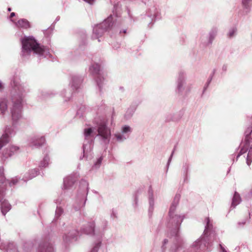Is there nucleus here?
<instances>
[{
    "instance_id": "1",
    "label": "nucleus",
    "mask_w": 252,
    "mask_h": 252,
    "mask_svg": "<svg viewBox=\"0 0 252 252\" xmlns=\"http://www.w3.org/2000/svg\"><path fill=\"white\" fill-rule=\"evenodd\" d=\"M10 86L11 97L13 103L11 108L12 125L5 126L3 130V133L0 138V150L15 135L23 118L22 112L24 98L30 91L28 85L26 82H22L19 75L17 74H15L11 78Z\"/></svg>"
},
{
    "instance_id": "2",
    "label": "nucleus",
    "mask_w": 252,
    "mask_h": 252,
    "mask_svg": "<svg viewBox=\"0 0 252 252\" xmlns=\"http://www.w3.org/2000/svg\"><path fill=\"white\" fill-rule=\"evenodd\" d=\"M181 195L176 193L169 208L168 217L165 222L167 236L173 241V244L169 249L170 252H181L183 250V240L180 236L179 231L185 216L176 213V210Z\"/></svg>"
},
{
    "instance_id": "3",
    "label": "nucleus",
    "mask_w": 252,
    "mask_h": 252,
    "mask_svg": "<svg viewBox=\"0 0 252 252\" xmlns=\"http://www.w3.org/2000/svg\"><path fill=\"white\" fill-rule=\"evenodd\" d=\"M204 223L205 229L203 234L185 252H205L211 250L213 241L216 235L215 229L209 217L205 219Z\"/></svg>"
},
{
    "instance_id": "4",
    "label": "nucleus",
    "mask_w": 252,
    "mask_h": 252,
    "mask_svg": "<svg viewBox=\"0 0 252 252\" xmlns=\"http://www.w3.org/2000/svg\"><path fill=\"white\" fill-rule=\"evenodd\" d=\"M22 44L21 56L25 59L28 58L32 52L40 60L51 57L49 49L40 44L33 36H24L21 39Z\"/></svg>"
},
{
    "instance_id": "5",
    "label": "nucleus",
    "mask_w": 252,
    "mask_h": 252,
    "mask_svg": "<svg viewBox=\"0 0 252 252\" xmlns=\"http://www.w3.org/2000/svg\"><path fill=\"white\" fill-rule=\"evenodd\" d=\"M252 124L248 126L244 132V138L242 139L239 148L240 151L236 156L237 161L240 156L248 152L247 154L246 162L248 165H250L252 161Z\"/></svg>"
},
{
    "instance_id": "6",
    "label": "nucleus",
    "mask_w": 252,
    "mask_h": 252,
    "mask_svg": "<svg viewBox=\"0 0 252 252\" xmlns=\"http://www.w3.org/2000/svg\"><path fill=\"white\" fill-rule=\"evenodd\" d=\"M89 189L88 182L84 179L81 180L72 204V208L74 211H78L85 207Z\"/></svg>"
},
{
    "instance_id": "7",
    "label": "nucleus",
    "mask_w": 252,
    "mask_h": 252,
    "mask_svg": "<svg viewBox=\"0 0 252 252\" xmlns=\"http://www.w3.org/2000/svg\"><path fill=\"white\" fill-rule=\"evenodd\" d=\"M89 71L94 76L99 94L101 95L104 92L106 81L103 73L101 72L100 63L95 62L93 59Z\"/></svg>"
},
{
    "instance_id": "8",
    "label": "nucleus",
    "mask_w": 252,
    "mask_h": 252,
    "mask_svg": "<svg viewBox=\"0 0 252 252\" xmlns=\"http://www.w3.org/2000/svg\"><path fill=\"white\" fill-rule=\"evenodd\" d=\"M113 18L112 15H110L103 22L95 25L93 27L92 39H97L98 42H100V38L106 31L113 28Z\"/></svg>"
},
{
    "instance_id": "9",
    "label": "nucleus",
    "mask_w": 252,
    "mask_h": 252,
    "mask_svg": "<svg viewBox=\"0 0 252 252\" xmlns=\"http://www.w3.org/2000/svg\"><path fill=\"white\" fill-rule=\"evenodd\" d=\"M175 92L179 95L187 96L191 90V85L187 84V73L180 70L176 80Z\"/></svg>"
},
{
    "instance_id": "10",
    "label": "nucleus",
    "mask_w": 252,
    "mask_h": 252,
    "mask_svg": "<svg viewBox=\"0 0 252 252\" xmlns=\"http://www.w3.org/2000/svg\"><path fill=\"white\" fill-rule=\"evenodd\" d=\"M83 79L81 76L73 75L69 83L70 88L64 89L61 93V95L64 102L68 101L72 97L73 92L77 91L81 88Z\"/></svg>"
},
{
    "instance_id": "11",
    "label": "nucleus",
    "mask_w": 252,
    "mask_h": 252,
    "mask_svg": "<svg viewBox=\"0 0 252 252\" xmlns=\"http://www.w3.org/2000/svg\"><path fill=\"white\" fill-rule=\"evenodd\" d=\"M97 131V133H96V136L98 137L101 143L106 146L107 145L110 141L111 132L110 128L107 126L106 121H101L98 124Z\"/></svg>"
},
{
    "instance_id": "12",
    "label": "nucleus",
    "mask_w": 252,
    "mask_h": 252,
    "mask_svg": "<svg viewBox=\"0 0 252 252\" xmlns=\"http://www.w3.org/2000/svg\"><path fill=\"white\" fill-rule=\"evenodd\" d=\"M107 226L108 221L104 219H100L96 226V232H97L99 239L96 242L93 244L90 252H100V246L102 244L100 238L102 237L104 232L106 230Z\"/></svg>"
},
{
    "instance_id": "13",
    "label": "nucleus",
    "mask_w": 252,
    "mask_h": 252,
    "mask_svg": "<svg viewBox=\"0 0 252 252\" xmlns=\"http://www.w3.org/2000/svg\"><path fill=\"white\" fill-rule=\"evenodd\" d=\"M218 32V29L213 27L208 34L202 33L199 37V42L203 47H207L212 44L214 40L216 37Z\"/></svg>"
},
{
    "instance_id": "14",
    "label": "nucleus",
    "mask_w": 252,
    "mask_h": 252,
    "mask_svg": "<svg viewBox=\"0 0 252 252\" xmlns=\"http://www.w3.org/2000/svg\"><path fill=\"white\" fill-rule=\"evenodd\" d=\"M66 230L67 233H64L63 236V243L66 246L69 245L73 241H77L79 235V232L76 228L70 229L69 226H67Z\"/></svg>"
},
{
    "instance_id": "15",
    "label": "nucleus",
    "mask_w": 252,
    "mask_h": 252,
    "mask_svg": "<svg viewBox=\"0 0 252 252\" xmlns=\"http://www.w3.org/2000/svg\"><path fill=\"white\" fill-rule=\"evenodd\" d=\"M5 188L3 186H0V205L2 214L5 216L11 209V205L4 198L5 195Z\"/></svg>"
},
{
    "instance_id": "16",
    "label": "nucleus",
    "mask_w": 252,
    "mask_h": 252,
    "mask_svg": "<svg viewBox=\"0 0 252 252\" xmlns=\"http://www.w3.org/2000/svg\"><path fill=\"white\" fill-rule=\"evenodd\" d=\"M94 141H90L89 140H84L82 149H83V157H80V159L85 158L88 159L91 158L92 157V151L94 147Z\"/></svg>"
},
{
    "instance_id": "17",
    "label": "nucleus",
    "mask_w": 252,
    "mask_h": 252,
    "mask_svg": "<svg viewBox=\"0 0 252 252\" xmlns=\"http://www.w3.org/2000/svg\"><path fill=\"white\" fill-rule=\"evenodd\" d=\"M147 198L149 205L148 216L149 217H151L155 209L156 200L154 193V190L151 185H150L148 188Z\"/></svg>"
},
{
    "instance_id": "18",
    "label": "nucleus",
    "mask_w": 252,
    "mask_h": 252,
    "mask_svg": "<svg viewBox=\"0 0 252 252\" xmlns=\"http://www.w3.org/2000/svg\"><path fill=\"white\" fill-rule=\"evenodd\" d=\"M147 22L151 23L153 21L160 19V13L155 5L150 6L146 11Z\"/></svg>"
},
{
    "instance_id": "19",
    "label": "nucleus",
    "mask_w": 252,
    "mask_h": 252,
    "mask_svg": "<svg viewBox=\"0 0 252 252\" xmlns=\"http://www.w3.org/2000/svg\"><path fill=\"white\" fill-rule=\"evenodd\" d=\"M142 101L140 99H137L133 101L129 107L127 109L124 118L128 120L131 118L134 114L137 107L141 104Z\"/></svg>"
},
{
    "instance_id": "20",
    "label": "nucleus",
    "mask_w": 252,
    "mask_h": 252,
    "mask_svg": "<svg viewBox=\"0 0 252 252\" xmlns=\"http://www.w3.org/2000/svg\"><path fill=\"white\" fill-rule=\"evenodd\" d=\"M45 142V138L43 136L35 135L30 139V146L33 148H39Z\"/></svg>"
},
{
    "instance_id": "21",
    "label": "nucleus",
    "mask_w": 252,
    "mask_h": 252,
    "mask_svg": "<svg viewBox=\"0 0 252 252\" xmlns=\"http://www.w3.org/2000/svg\"><path fill=\"white\" fill-rule=\"evenodd\" d=\"M81 232L86 235L98 237L97 232H96V227L94 221L87 223L81 229Z\"/></svg>"
},
{
    "instance_id": "22",
    "label": "nucleus",
    "mask_w": 252,
    "mask_h": 252,
    "mask_svg": "<svg viewBox=\"0 0 252 252\" xmlns=\"http://www.w3.org/2000/svg\"><path fill=\"white\" fill-rule=\"evenodd\" d=\"M19 147L17 146L13 145H9L3 150L2 152V158L5 159L10 158L18 154L19 152Z\"/></svg>"
},
{
    "instance_id": "23",
    "label": "nucleus",
    "mask_w": 252,
    "mask_h": 252,
    "mask_svg": "<svg viewBox=\"0 0 252 252\" xmlns=\"http://www.w3.org/2000/svg\"><path fill=\"white\" fill-rule=\"evenodd\" d=\"M19 147L17 146L13 145H9L3 150L2 152V158L5 159L10 158L18 154L19 152Z\"/></svg>"
},
{
    "instance_id": "24",
    "label": "nucleus",
    "mask_w": 252,
    "mask_h": 252,
    "mask_svg": "<svg viewBox=\"0 0 252 252\" xmlns=\"http://www.w3.org/2000/svg\"><path fill=\"white\" fill-rule=\"evenodd\" d=\"M37 252H55L54 247L50 242L44 241L39 244Z\"/></svg>"
},
{
    "instance_id": "25",
    "label": "nucleus",
    "mask_w": 252,
    "mask_h": 252,
    "mask_svg": "<svg viewBox=\"0 0 252 252\" xmlns=\"http://www.w3.org/2000/svg\"><path fill=\"white\" fill-rule=\"evenodd\" d=\"M252 3V0H242L240 13L242 15H246L249 13L251 10Z\"/></svg>"
},
{
    "instance_id": "26",
    "label": "nucleus",
    "mask_w": 252,
    "mask_h": 252,
    "mask_svg": "<svg viewBox=\"0 0 252 252\" xmlns=\"http://www.w3.org/2000/svg\"><path fill=\"white\" fill-rule=\"evenodd\" d=\"M95 128L94 127H86L84 129V140L90 141H94L96 137V132L94 131Z\"/></svg>"
},
{
    "instance_id": "27",
    "label": "nucleus",
    "mask_w": 252,
    "mask_h": 252,
    "mask_svg": "<svg viewBox=\"0 0 252 252\" xmlns=\"http://www.w3.org/2000/svg\"><path fill=\"white\" fill-rule=\"evenodd\" d=\"M40 170L39 168L32 169L26 172L23 178V180L27 182L28 180H31L35 177L37 175L40 173Z\"/></svg>"
},
{
    "instance_id": "28",
    "label": "nucleus",
    "mask_w": 252,
    "mask_h": 252,
    "mask_svg": "<svg viewBox=\"0 0 252 252\" xmlns=\"http://www.w3.org/2000/svg\"><path fill=\"white\" fill-rule=\"evenodd\" d=\"M76 181V178L74 176H69L64 179L63 188L65 189H71Z\"/></svg>"
},
{
    "instance_id": "29",
    "label": "nucleus",
    "mask_w": 252,
    "mask_h": 252,
    "mask_svg": "<svg viewBox=\"0 0 252 252\" xmlns=\"http://www.w3.org/2000/svg\"><path fill=\"white\" fill-rule=\"evenodd\" d=\"M57 94V92L53 90L39 91L38 97L41 99H45L54 96Z\"/></svg>"
},
{
    "instance_id": "30",
    "label": "nucleus",
    "mask_w": 252,
    "mask_h": 252,
    "mask_svg": "<svg viewBox=\"0 0 252 252\" xmlns=\"http://www.w3.org/2000/svg\"><path fill=\"white\" fill-rule=\"evenodd\" d=\"M49 151H45L44 152V158L41 160L39 164L38 168L40 170V171L42 172L43 168H46L48 166L49 162H50V157L48 155V153Z\"/></svg>"
},
{
    "instance_id": "31",
    "label": "nucleus",
    "mask_w": 252,
    "mask_h": 252,
    "mask_svg": "<svg viewBox=\"0 0 252 252\" xmlns=\"http://www.w3.org/2000/svg\"><path fill=\"white\" fill-rule=\"evenodd\" d=\"M11 21L14 23L16 26L18 28L28 29L31 27L30 22L26 19H20L17 22H15L13 20Z\"/></svg>"
},
{
    "instance_id": "32",
    "label": "nucleus",
    "mask_w": 252,
    "mask_h": 252,
    "mask_svg": "<svg viewBox=\"0 0 252 252\" xmlns=\"http://www.w3.org/2000/svg\"><path fill=\"white\" fill-rule=\"evenodd\" d=\"M183 115V112H179L174 114H168L165 117L166 122L179 121Z\"/></svg>"
},
{
    "instance_id": "33",
    "label": "nucleus",
    "mask_w": 252,
    "mask_h": 252,
    "mask_svg": "<svg viewBox=\"0 0 252 252\" xmlns=\"http://www.w3.org/2000/svg\"><path fill=\"white\" fill-rule=\"evenodd\" d=\"M190 168V164L188 160L184 161L182 166V172L184 176V182H186L188 180Z\"/></svg>"
},
{
    "instance_id": "34",
    "label": "nucleus",
    "mask_w": 252,
    "mask_h": 252,
    "mask_svg": "<svg viewBox=\"0 0 252 252\" xmlns=\"http://www.w3.org/2000/svg\"><path fill=\"white\" fill-rule=\"evenodd\" d=\"M7 100L5 97L0 98V114L4 116L7 111Z\"/></svg>"
},
{
    "instance_id": "35",
    "label": "nucleus",
    "mask_w": 252,
    "mask_h": 252,
    "mask_svg": "<svg viewBox=\"0 0 252 252\" xmlns=\"http://www.w3.org/2000/svg\"><path fill=\"white\" fill-rule=\"evenodd\" d=\"M250 216H246L244 218L238 221L236 225V227L237 229H242L248 225L250 221Z\"/></svg>"
},
{
    "instance_id": "36",
    "label": "nucleus",
    "mask_w": 252,
    "mask_h": 252,
    "mask_svg": "<svg viewBox=\"0 0 252 252\" xmlns=\"http://www.w3.org/2000/svg\"><path fill=\"white\" fill-rule=\"evenodd\" d=\"M241 201V198L240 194L236 191H235L230 206V208H234Z\"/></svg>"
},
{
    "instance_id": "37",
    "label": "nucleus",
    "mask_w": 252,
    "mask_h": 252,
    "mask_svg": "<svg viewBox=\"0 0 252 252\" xmlns=\"http://www.w3.org/2000/svg\"><path fill=\"white\" fill-rule=\"evenodd\" d=\"M132 131V128L128 125H124L122 126L121 133L124 135L127 136V138H128L129 135L131 134Z\"/></svg>"
},
{
    "instance_id": "38",
    "label": "nucleus",
    "mask_w": 252,
    "mask_h": 252,
    "mask_svg": "<svg viewBox=\"0 0 252 252\" xmlns=\"http://www.w3.org/2000/svg\"><path fill=\"white\" fill-rule=\"evenodd\" d=\"M60 19V16H57L54 21V22L52 24L51 27H50L48 29H46L44 32V34L45 36L47 37L50 36V34H51L52 31L54 29L55 24V23L59 21Z\"/></svg>"
},
{
    "instance_id": "39",
    "label": "nucleus",
    "mask_w": 252,
    "mask_h": 252,
    "mask_svg": "<svg viewBox=\"0 0 252 252\" xmlns=\"http://www.w3.org/2000/svg\"><path fill=\"white\" fill-rule=\"evenodd\" d=\"M114 138L116 139L117 142L119 143L123 142L124 141L128 139L127 136L124 135L121 132L114 134Z\"/></svg>"
},
{
    "instance_id": "40",
    "label": "nucleus",
    "mask_w": 252,
    "mask_h": 252,
    "mask_svg": "<svg viewBox=\"0 0 252 252\" xmlns=\"http://www.w3.org/2000/svg\"><path fill=\"white\" fill-rule=\"evenodd\" d=\"M63 209L61 207L57 206L56 210L55 211V216L53 222L57 221L63 215Z\"/></svg>"
},
{
    "instance_id": "41",
    "label": "nucleus",
    "mask_w": 252,
    "mask_h": 252,
    "mask_svg": "<svg viewBox=\"0 0 252 252\" xmlns=\"http://www.w3.org/2000/svg\"><path fill=\"white\" fill-rule=\"evenodd\" d=\"M237 29L236 27L230 28L227 33V36L229 38H232L235 37L237 34Z\"/></svg>"
},
{
    "instance_id": "42",
    "label": "nucleus",
    "mask_w": 252,
    "mask_h": 252,
    "mask_svg": "<svg viewBox=\"0 0 252 252\" xmlns=\"http://www.w3.org/2000/svg\"><path fill=\"white\" fill-rule=\"evenodd\" d=\"M6 182V178L4 175V168L3 167H0V183H1L0 186H3L5 188V185L4 183Z\"/></svg>"
},
{
    "instance_id": "43",
    "label": "nucleus",
    "mask_w": 252,
    "mask_h": 252,
    "mask_svg": "<svg viewBox=\"0 0 252 252\" xmlns=\"http://www.w3.org/2000/svg\"><path fill=\"white\" fill-rule=\"evenodd\" d=\"M103 159L102 157H100L98 158H97L94 164V165L92 167V168L97 169L99 168L101 164V162Z\"/></svg>"
},
{
    "instance_id": "44",
    "label": "nucleus",
    "mask_w": 252,
    "mask_h": 252,
    "mask_svg": "<svg viewBox=\"0 0 252 252\" xmlns=\"http://www.w3.org/2000/svg\"><path fill=\"white\" fill-rule=\"evenodd\" d=\"M168 243L169 239L167 238H165L163 240L161 246V252H166L167 245L168 244Z\"/></svg>"
},
{
    "instance_id": "45",
    "label": "nucleus",
    "mask_w": 252,
    "mask_h": 252,
    "mask_svg": "<svg viewBox=\"0 0 252 252\" xmlns=\"http://www.w3.org/2000/svg\"><path fill=\"white\" fill-rule=\"evenodd\" d=\"M227 68H228V64H226V63L223 64L222 65L221 68L220 69V74L221 75L225 74L227 70Z\"/></svg>"
},
{
    "instance_id": "46",
    "label": "nucleus",
    "mask_w": 252,
    "mask_h": 252,
    "mask_svg": "<svg viewBox=\"0 0 252 252\" xmlns=\"http://www.w3.org/2000/svg\"><path fill=\"white\" fill-rule=\"evenodd\" d=\"M110 217L113 220L117 218V212L114 209H112L111 210Z\"/></svg>"
},
{
    "instance_id": "47",
    "label": "nucleus",
    "mask_w": 252,
    "mask_h": 252,
    "mask_svg": "<svg viewBox=\"0 0 252 252\" xmlns=\"http://www.w3.org/2000/svg\"><path fill=\"white\" fill-rule=\"evenodd\" d=\"M6 182L8 183L10 186H12L16 185L18 183V180L17 178H13L10 181L7 180Z\"/></svg>"
},
{
    "instance_id": "48",
    "label": "nucleus",
    "mask_w": 252,
    "mask_h": 252,
    "mask_svg": "<svg viewBox=\"0 0 252 252\" xmlns=\"http://www.w3.org/2000/svg\"><path fill=\"white\" fill-rule=\"evenodd\" d=\"M211 81H212L207 79V82H206V83L205 84V85L203 87V92H202L203 94H204L205 92V91L207 90V89L209 87Z\"/></svg>"
},
{
    "instance_id": "49",
    "label": "nucleus",
    "mask_w": 252,
    "mask_h": 252,
    "mask_svg": "<svg viewBox=\"0 0 252 252\" xmlns=\"http://www.w3.org/2000/svg\"><path fill=\"white\" fill-rule=\"evenodd\" d=\"M217 71V68H214L211 72L208 79L212 81L213 78Z\"/></svg>"
},
{
    "instance_id": "50",
    "label": "nucleus",
    "mask_w": 252,
    "mask_h": 252,
    "mask_svg": "<svg viewBox=\"0 0 252 252\" xmlns=\"http://www.w3.org/2000/svg\"><path fill=\"white\" fill-rule=\"evenodd\" d=\"M174 150H173L172 152V153L170 156V157L169 158H168V161H167V165H166V172H167L168 171V168H169V165H170V163L171 161V160H172V157H173V155L174 154Z\"/></svg>"
},
{
    "instance_id": "51",
    "label": "nucleus",
    "mask_w": 252,
    "mask_h": 252,
    "mask_svg": "<svg viewBox=\"0 0 252 252\" xmlns=\"http://www.w3.org/2000/svg\"><path fill=\"white\" fill-rule=\"evenodd\" d=\"M138 197L137 196H135V198H134V203H133V206L135 209L137 208V207H138Z\"/></svg>"
},
{
    "instance_id": "52",
    "label": "nucleus",
    "mask_w": 252,
    "mask_h": 252,
    "mask_svg": "<svg viewBox=\"0 0 252 252\" xmlns=\"http://www.w3.org/2000/svg\"><path fill=\"white\" fill-rule=\"evenodd\" d=\"M62 201V198L59 197L58 199H57L55 202L57 204V206H59L61 204V202Z\"/></svg>"
},
{
    "instance_id": "53",
    "label": "nucleus",
    "mask_w": 252,
    "mask_h": 252,
    "mask_svg": "<svg viewBox=\"0 0 252 252\" xmlns=\"http://www.w3.org/2000/svg\"><path fill=\"white\" fill-rule=\"evenodd\" d=\"M86 2L90 4V5H93L94 3L95 0H83Z\"/></svg>"
},
{
    "instance_id": "54",
    "label": "nucleus",
    "mask_w": 252,
    "mask_h": 252,
    "mask_svg": "<svg viewBox=\"0 0 252 252\" xmlns=\"http://www.w3.org/2000/svg\"><path fill=\"white\" fill-rule=\"evenodd\" d=\"M221 252H227L221 244H219Z\"/></svg>"
},
{
    "instance_id": "55",
    "label": "nucleus",
    "mask_w": 252,
    "mask_h": 252,
    "mask_svg": "<svg viewBox=\"0 0 252 252\" xmlns=\"http://www.w3.org/2000/svg\"><path fill=\"white\" fill-rule=\"evenodd\" d=\"M15 16V12H11L10 15V18H11Z\"/></svg>"
},
{
    "instance_id": "56",
    "label": "nucleus",
    "mask_w": 252,
    "mask_h": 252,
    "mask_svg": "<svg viewBox=\"0 0 252 252\" xmlns=\"http://www.w3.org/2000/svg\"><path fill=\"white\" fill-rule=\"evenodd\" d=\"M3 89V86L2 83L0 82V91H1Z\"/></svg>"
},
{
    "instance_id": "57",
    "label": "nucleus",
    "mask_w": 252,
    "mask_h": 252,
    "mask_svg": "<svg viewBox=\"0 0 252 252\" xmlns=\"http://www.w3.org/2000/svg\"><path fill=\"white\" fill-rule=\"evenodd\" d=\"M126 30H124L123 31H120V33H121L122 32L126 33Z\"/></svg>"
},
{
    "instance_id": "58",
    "label": "nucleus",
    "mask_w": 252,
    "mask_h": 252,
    "mask_svg": "<svg viewBox=\"0 0 252 252\" xmlns=\"http://www.w3.org/2000/svg\"><path fill=\"white\" fill-rule=\"evenodd\" d=\"M119 89L123 92L124 91V88L123 87H120Z\"/></svg>"
},
{
    "instance_id": "59",
    "label": "nucleus",
    "mask_w": 252,
    "mask_h": 252,
    "mask_svg": "<svg viewBox=\"0 0 252 252\" xmlns=\"http://www.w3.org/2000/svg\"><path fill=\"white\" fill-rule=\"evenodd\" d=\"M128 14L129 15V17L131 18V15L130 14V12L129 10H128Z\"/></svg>"
},
{
    "instance_id": "60",
    "label": "nucleus",
    "mask_w": 252,
    "mask_h": 252,
    "mask_svg": "<svg viewBox=\"0 0 252 252\" xmlns=\"http://www.w3.org/2000/svg\"><path fill=\"white\" fill-rule=\"evenodd\" d=\"M7 10H8V11H11V8H10V7H8V9H7Z\"/></svg>"
},
{
    "instance_id": "61",
    "label": "nucleus",
    "mask_w": 252,
    "mask_h": 252,
    "mask_svg": "<svg viewBox=\"0 0 252 252\" xmlns=\"http://www.w3.org/2000/svg\"><path fill=\"white\" fill-rule=\"evenodd\" d=\"M116 8V5H114V8Z\"/></svg>"
},
{
    "instance_id": "62",
    "label": "nucleus",
    "mask_w": 252,
    "mask_h": 252,
    "mask_svg": "<svg viewBox=\"0 0 252 252\" xmlns=\"http://www.w3.org/2000/svg\"><path fill=\"white\" fill-rule=\"evenodd\" d=\"M118 48H119V45H118ZM117 47H116V49H117Z\"/></svg>"
}]
</instances>
